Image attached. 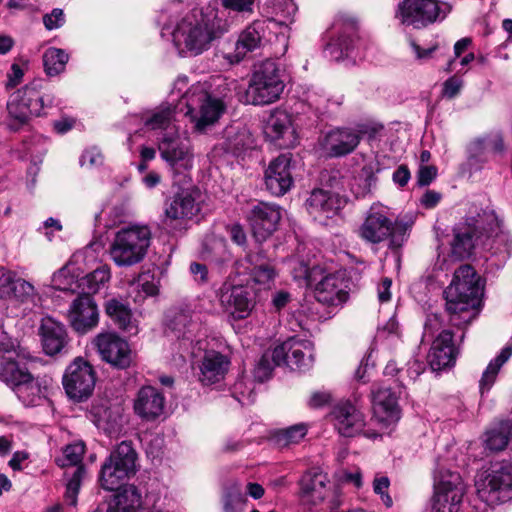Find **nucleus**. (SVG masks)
<instances>
[{"label":"nucleus","instance_id":"nucleus-14","mask_svg":"<svg viewBox=\"0 0 512 512\" xmlns=\"http://www.w3.org/2000/svg\"><path fill=\"white\" fill-rule=\"evenodd\" d=\"M158 150L174 174H184L193 167L194 153L191 142L179 131L164 132L159 138Z\"/></svg>","mask_w":512,"mask_h":512},{"label":"nucleus","instance_id":"nucleus-22","mask_svg":"<svg viewBox=\"0 0 512 512\" xmlns=\"http://www.w3.org/2000/svg\"><path fill=\"white\" fill-rule=\"evenodd\" d=\"M280 219V208L276 205L260 202L253 206L249 214L253 236L257 241L266 240L277 229Z\"/></svg>","mask_w":512,"mask_h":512},{"label":"nucleus","instance_id":"nucleus-8","mask_svg":"<svg viewBox=\"0 0 512 512\" xmlns=\"http://www.w3.org/2000/svg\"><path fill=\"white\" fill-rule=\"evenodd\" d=\"M166 326L178 339L177 349L181 359L185 361L188 356H197L195 347L201 344V322L198 314L189 306L174 308L166 316Z\"/></svg>","mask_w":512,"mask_h":512},{"label":"nucleus","instance_id":"nucleus-53","mask_svg":"<svg viewBox=\"0 0 512 512\" xmlns=\"http://www.w3.org/2000/svg\"><path fill=\"white\" fill-rule=\"evenodd\" d=\"M389 486L390 481L386 476H376L373 480L374 492L380 496L382 502L388 508L393 505L392 498L388 493Z\"/></svg>","mask_w":512,"mask_h":512},{"label":"nucleus","instance_id":"nucleus-46","mask_svg":"<svg viewBox=\"0 0 512 512\" xmlns=\"http://www.w3.org/2000/svg\"><path fill=\"white\" fill-rule=\"evenodd\" d=\"M110 269L100 266L80 280L83 294L89 295L98 292L110 279Z\"/></svg>","mask_w":512,"mask_h":512},{"label":"nucleus","instance_id":"nucleus-32","mask_svg":"<svg viewBox=\"0 0 512 512\" xmlns=\"http://www.w3.org/2000/svg\"><path fill=\"white\" fill-rule=\"evenodd\" d=\"M254 146V138L249 129L243 125H232L224 131L223 141L219 147L226 153L239 156Z\"/></svg>","mask_w":512,"mask_h":512},{"label":"nucleus","instance_id":"nucleus-44","mask_svg":"<svg viewBox=\"0 0 512 512\" xmlns=\"http://www.w3.org/2000/svg\"><path fill=\"white\" fill-rule=\"evenodd\" d=\"M69 60L68 54L55 47L48 48L43 54V65L48 76H57L65 70Z\"/></svg>","mask_w":512,"mask_h":512},{"label":"nucleus","instance_id":"nucleus-51","mask_svg":"<svg viewBox=\"0 0 512 512\" xmlns=\"http://www.w3.org/2000/svg\"><path fill=\"white\" fill-rule=\"evenodd\" d=\"M245 503V495L241 493L238 487H232L225 496L224 511L242 512L244 510Z\"/></svg>","mask_w":512,"mask_h":512},{"label":"nucleus","instance_id":"nucleus-37","mask_svg":"<svg viewBox=\"0 0 512 512\" xmlns=\"http://www.w3.org/2000/svg\"><path fill=\"white\" fill-rule=\"evenodd\" d=\"M265 32V22L254 21L239 35L235 45V61L239 62L248 52L258 48Z\"/></svg>","mask_w":512,"mask_h":512},{"label":"nucleus","instance_id":"nucleus-55","mask_svg":"<svg viewBox=\"0 0 512 512\" xmlns=\"http://www.w3.org/2000/svg\"><path fill=\"white\" fill-rule=\"evenodd\" d=\"M275 366L272 355L264 354L255 369V377L259 381H265L270 377Z\"/></svg>","mask_w":512,"mask_h":512},{"label":"nucleus","instance_id":"nucleus-23","mask_svg":"<svg viewBox=\"0 0 512 512\" xmlns=\"http://www.w3.org/2000/svg\"><path fill=\"white\" fill-rule=\"evenodd\" d=\"M331 415L336 430L344 437L357 435L365 426L364 415L349 402L335 406Z\"/></svg>","mask_w":512,"mask_h":512},{"label":"nucleus","instance_id":"nucleus-49","mask_svg":"<svg viewBox=\"0 0 512 512\" xmlns=\"http://www.w3.org/2000/svg\"><path fill=\"white\" fill-rule=\"evenodd\" d=\"M474 247L473 234L470 230L457 231L452 242V253L458 258L468 257Z\"/></svg>","mask_w":512,"mask_h":512},{"label":"nucleus","instance_id":"nucleus-38","mask_svg":"<svg viewBox=\"0 0 512 512\" xmlns=\"http://www.w3.org/2000/svg\"><path fill=\"white\" fill-rule=\"evenodd\" d=\"M21 98V104L24 105L25 111L29 116H41L45 107H50L54 103V95L47 93L42 95L40 91L33 85H27L23 89L17 91Z\"/></svg>","mask_w":512,"mask_h":512},{"label":"nucleus","instance_id":"nucleus-7","mask_svg":"<svg viewBox=\"0 0 512 512\" xmlns=\"http://www.w3.org/2000/svg\"><path fill=\"white\" fill-rule=\"evenodd\" d=\"M285 84L277 63L263 61L254 71L245 93L246 102L252 105H268L280 98Z\"/></svg>","mask_w":512,"mask_h":512},{"label":"nucleus","instance_id":"nucleus-29","mask_svg":"<svg viewBox=\"0 0 512 512\" xmlns=\"http://www.w3.org/2000/svg\"><path fill=\"white\" fill-rule=\"evenodd\" d=\"M361 130L338 128L328 132L323 140V147L331 156H343L351 153L359 144Z\"/></svg>","mask_w":512,"mask_h":512},{"label":"nucleus","instance_id":"nucleus-21","mask_svg":"<svg viewBox=\"0 0 512 512\" xmlns=\"http://www.w3.org/2000/svg\"><path fill=\"white\" fill-rule=\"evenodd\" d=\"M220 303L233 320L247 318L253 309L250 293L243 286L224 284L220 291Z\"/></svg>","mask_w":512,"mask_h":512},{"label":"nucleus","instance_id":"nucleus-60","mask_svg":"<svg viewBox=\"0 0 512 512\" xmlns=\"http://www.w3.org/2000/svg\"><path fill=\"white\" fill-rule=\"evenodd\" d=\"M437 175V169L434 166H421L418 171V183L420 186L429 185Z\"/></svg>","mask_w":512,"mask_h":512},{"label":"nucleus","instance_id":"nucleus-48","mask_svg":"<svg viewBox=\"0 0 512 512\" xmlns=\"http://www.w3.org/2000/svg\"><path fill=\"white\" fill-rule=\"evenodd\" d=\"M85 453V444L83 442H75L65 446L63 455L56 459V463L60 467L67 466H83L81 464Z\"/></svg>","mask_w":512,"mask_h":512},{"label":"nucleus","instance_id":"nucleus-33","mask_svg":"<svg viewBox=\"0 0 512 512\" xmlns=\"http://www.w3.org/2000/svg\"><path fill=\"white\" fill-rule=\"evenodd\" d=\"M106 315L121 330L135 335L138 333V324L133 317L127 303L117 298H109L104 303Z\"/></svg>","mask_w":512,"mask_h":512},{"label":"nucleus","instance_id":"nucleus-64","mask_svg":"<svg viewBox=\"0 0 512 512\" xmlns=\"http://www.w3.org/2000/svg\"><path fill=\"white\" fill-rule=\"evenodd\" d=\"M23 75L24 74H23V70L21 69V67L18 64H13L11 66V73H9V75H8L6 87L13 88V87L17 86L21 82Z\"/></svg>","mask_w":512,"mask_h":512},{"label":"nucleus","instance_id":"nucleus-47","mask_svg":"<svg viewBox=\"0 0 512 512\" xmlns=\"http://www.w3.org/2000/svg\"><path fill=\"white\" fill-rule=\"evenodd\" d=\"M86 470L84 466H78L74 469L72 474L66 473L68 478L65 491V501L70 506L77 505V497L81 488L83 479L85 478Z\"/></svg>","mask_w":512,"mask_h":512},{"label":"nucleus","instance_id":"nucleus-61","mask_svg":"<svg viewBox=\"0 0 512 512\" xmlns=\"http://www.w3.org/2000/svg\"><path fill=\"white\" fill-rule=\"evenodd\" d=\"M14 281L12 272L0 268V295H9Z\"/></svg>","mask_w":512,"mask_h":512},{"label":"nucleus","instance_id":"nucleus-25","mask_svg":"<svg viewBox=\"0 0 512 512\" xmlns=\"http://www.w3.org/2000/svg\"><path fill=\"white\" fill-rule=\"evenodd\" d=\"M265 134L281 148L292 147L296 142L290 115L283 110H275L271 113L266 122Z\"/></svg>","mask_w":512,"mask_h":512},{"label":"nucleus","instance_id":"nucleus-28","mask_svg":"<svg viewBox=\"0 0 512 512\" xmlns=\"http://www.w3.org/2000/svg\"><path fill=\"white\" fill-rule=\"evenodd\" d=\"M374 418L388 427L400 418L397 396L390 388L381 387L372 392Z\"/></svg>","mask_w":512,"mask_h":512},{"label":"nucleus","instance_id":"nucleus-34","mask_svg":"<svg viewBox=\"0 0 512 512\" xmlns=\"http://www.w3.org/2000/svg\"><path fill=\"white\" fill-rule=\"evenodd\" d=\"M109 506L108 512H142L141 491L134 484L119 486Z\"/></svg>","mask_w":512,"mask_h":512},{"label":"nucleus","instance_id":"nucleus-59","mask_svg":"<svg viewBox=\"0 0 512 512\" xmlns=\"http://www.w3.org/2000/svg\"><path fill=\"white\" fill-rule=\"evenodd\" d=\"M463 87V80L457 76L448 78L443 84V95L449 99L459 94Z\"/></svg>","mask_w":512,"mask_h":512},{"label":"nucleus","instance_id":"nucleus-36","mask_svg":"<svg viewBox=\"0 0 512 512\" xmlns=\"http://www.w3.org/2000/svg\"><path fill=\"white\" fill-rule=\"evenodd\" d=\"M28 356L26 352L14 357L11 360L0 362V378L15 388L27 381L32 375L27 367Z\"/></svg>","mask_w":512,"mask_h":512},{"label":"nucleus","instance_id":"nucleus-57","mask_svg":"<svg viewBox=\"0 0 512 512\" xmlns=\"http://www.w3.org/2000/svg\"><path fill=\"white\" fill-rule=\"evenodd\" d=\"M103 162V156L101 152L93 147L90 149H87L80 159V164L83 167L92 168L95 166L101 165Z\"/></svg>","mask_w":512,"mask_h":512},{"label":"nucleus","instance_id":"nucleus-2","mask_svg":"<svg viewBox=\"0 0 512 512\" xmlns=\"http://www.w3.org/2000/svg\"><path fill=\"white\" fill-rule=\"evenodd\" d=\"M444 295L450 323L459 328L469 325L478 316L482 295L474 268L470 265L460 266Z\"/></svg>","mask_w":512,"mask_h":512},{"label":"nucleus","instance_id":"nucleus-16","mask_svg":"<svg viewBox=\"0 0 512 512\" xmlns=\"http://www.w3.org/2000/svg\"><path fill=\"white\" fill-rule=\"evenodd\" d=\"M275 365H286L292 370L305 371L312 367L314 355L311 342L288 339L272 351Z\"/></svg>","mask_w":512,"mask_h":512},{"label":"nucleus","instance_id":"nucleus-4","mask_svg":"<svg viewBox=\"0 0 512 512\" xmlns=\"http://www.w3.org/2000/svg\"><path fill=\"white\" fill-rule=\"evenodd\" d=\"M151 231L145 225H132L119 229L111 242L109 254L119 267L140 263L150 246Z\"/></svg>","mask_w":512,"mask_h":512},{"label":"nucleus","instance_id":"nucleus-43","mask_svg":"<svg viewBox=\"0 0 512 512\" xmlns=\"http://www.w3.org/2000/svg\"><path fill=\"white\" fill-rule=\"evenodd\" d=\"M512 355V347H505L501 350L499 355H497L487 366L486 370L484 371L482 378L480 380V390L481 393H484V391H488L493 383L495 382V379L497 377V374L500 370V368L508 361V359Z\"/></svg>","mask_w":512,"mask_h":512},{"label":"nucleus","instance_id":"nucleus-20","mask_svg":"<svg viewBox=\"0 0 512 512\" xmlns=\"http://www.w3.org/2000/svg\"><path fill=\"white\" fill-rule=\"evenodd\" d=\"M200 211V191L187 188L178 191L165 204L166 220H188Z\"/></svg>","mask_w":512,"mask_h":512},{"label":"nucleus","instance_id":"nucleus-3","mask_svg":"<svg viewBox=\"0 0 512 512\" xmlns=\"http://www.w3.org/2000/svg\"><path fill=\"white\" fill-rule=\"evenodd\" d=\"M413 224L412 217L404 216L391 220L382 208L372 207L359 228V235L372 244L387 241L388 248L397 252L407 241Z\"/></svg>","mask_w":512,"mask_h":512},{"label":"nucleus","instance_id":"nucleus-30","mask_svg":"<svg viewBox=\"0 0 512 512\" xmlns=\"http://www.w3.org/2000/svg\"><path fill=\"white\" fill-rule=\"evenodd\" d=\"M307 210L315 219H327L341 208L342 201L337 194L315 189L306 201Z\"/></svg>","mask_w":512,"mask_h":512},{"label":"nucleus","instance_id":"nucleus-58","mask_svg":"<svg viewBox=\"0 0 512 512\" xmlns=\"http://www.w3.org/2000/svg\"><path fill=\"white\" fill-rule=\"evenodd\" d=\"M255 0H221L225 9L238 13L252 12Z\"/></svg>","mask_w":512,"mask_h":512},{"label":"nucleus","instance_id":"nucleus-52","mask_svg":"<svg viewBox=\"0 0 512 512\" xmlns=\"http://www.w3.org/2000/svg\"><path fill=\"white\" fill-rule=\"evenodd\" d=\"M25 351L21 349L16 340L4 335L0 340V362L19 357Z\"/></svg>","mask_w":512,"mask_h":512},{"label":"nucleus","instance_id":"nucleus-45","mask_svg":"<svg viewBox=\"0 0 512 512\" xmlns=\"http://www.w3.org/2000/svg\"><path fill=\"white\" fill-rule=\"evenodd\" d=\"M51 285L57 290L75 292L80 288V283L74 267L69 263L55 272L51 278Z\"/></svg>","mask_w":512,"mask_h":512},{"label":"nucleus","instance_id":"nucleus-15","mask_svg":"<svg viewBox=\"0 0 512 512\" xmlns=\"http://www.w3.org/2000/svg\"><path fill=\"white\" fill-rule=\"evenodd\" d=\"M96 373L90 363L81 357L71 362L63 375V386L67 395L74 400L87 399L93 392Z\"/></svg>","mask_w":512,"mask_h":512},{"label":"nucleus","instance_id":"nucleus-12","mask_svg":"<svg viewBox=\"0 0 512 512\" xmlns=\"http://www.w3.org/2000/svg\"><path fill=\"white\" fill-rule=\"evenodd\" d=\"M299 497L303 505L317 506L329 499L331 510L337 509L342 501L338 487L320 468L307 470L299 479Z\"/></svg>","mask_w":512,"mask_h":512},{"label":"nucleus","instance_id":"nucleus-6","mask_svg":"<svg viewBox=\"0 0 512 512\" xmlns=\"http://www.w3.org/2000/svg\"><path fill=\"white\" fill-rule=\"evenodd\" d=\"M301 277L306 284L313 289L315 299L327 307H338L343 305L348 299V284L342 275L338 273H328L319 267L307 268L301 266Z\"/></svg>","mask_w":512,"mask_h":512},{"label":"nucleus","instance_id":"nucleus-56","mask_svg":"<svg viewBox=\"0 0 512 512\" xmlns=\"http://www.w3.org/2000/svg\"><path fill=\"white\" fill-rule=\"evenodd\" d=\"M65 23V15L62 9L54 8L51 13L43 16V24L47 30H54L62 27Z\"/></svg>","mask_w":512,"mask_h":512},{"label":"nucleus","instance_id":"nucleus-31","mask_svg":"<svg viewBox=\"0 0 512 512\" xmlns=\"http://www.w3.org/2000/svg\"><path fill=\"white\" fill-rule=\"evenodd\" d=\"M229 360L216 351L205 353L199 366V380L204 385H211L221 381L228 371Z\"/></svg>","mask_w":512,"mask_h":512},{"label":"nucleus","instance_id":"nucleus-26","mask_svg":"<svg viewBox=\"0 0 512 512\" xmlns=\"http://www.w3.org/2000/svg\"><path fill=\"white\" fill-rule=\"evenodd\" d=\"M457 351L453 343V333L443 330L434 339L427 356L428 363L435 371L455 363Z\"/></svg>","mask_w":512,"mask_h":512},{"label":"nucleus","instance_id":"nucleus-50","mask_svg":"<svg viewBox=\"0 0 512 512\" xmlns=\"http://www.w3.org/2000/svg\"><path fill=\"white\" fill-rule=\"evenodd\" d=\"M307 433V427L305 424H296L286 429L279 430L275 434V441L281 446H288L290 444H296Z\"/></svg>","mask_w":512,"mask_h":512},{"label":"nucleus","instance_id":"nucleus-19","mask_svg":"<svg viewBox=\"0 0 512 512\" xmlns=\"http://www.w3.org/2000/svg\"><path fill=\"white\" fill-rule=\"evenodd\" d=\"M266 189L275 196L287 193L293 185L291 155L281 154L273 159L264 173Z\"/></svg>","mask_w":512,"mask_h":512},{"label":"nucleus","instance_id":"nucleus-1","mask_svg":"<svg viewBox=\"0 0 512 512\" xmlns=\"http://www.w3.org/2000/svg\"><path fill=\"white\" fill-rule=\"evenodd\" d=\"M228 28L229 24L216 9L193 10L177 24L173 42L180 54L197 56L207 51Z\"/></svg>","mask_w":512,"mask_h":512},{"label":"nucleus","instance_id":"nucleus-5","mask_svg":"<svg viewBox=\"0 0 512 512\" xmlns=\"http://www.w3.org/2000/svg\"><path fill=\"white\" fill-rule=\"evenodd\" d=\"M478 498L494 507L512 499V462L496 463L480 472L475 480Z\"/></svg>","mask_w":512,"mask_h":512},{"label":"nucleus","instance_id":"nucleus-42","mask_svg":"<svg viewBox=\"0 0 512 512\" xmlns=\"http://www.w3.org/2000/svg\"><path fill=\"white\" fill-rule=\"evenodd\" d=\"M9 296L14 301L27 305L29 309L37 306L40 301L34 286L21 278L15 279Z\"/></svg>","mask_w":512,"mask_h":512},{"label":"nucleus","instance_id":"nucleus-10","mask_svg":"<svg viewBox=\"0 0 512 512\" xmlns=\"http://www.w3.org/2000/svg\"><path fill=\"white\" fill-rule=\"evenodd\" d=\"M137 453L130 442H121L101 466L99 482L103 489L114 491L137 471Z\"/></svg>","mask_w":512,"mask_h":512},{"label":"nucleus","instance_id":"nucleus-41","mask_svg":"<svg viewBox=\"0 0 512 512\" xmlns=\"http://www.w3.org/2000/svg\"><path fill=\"white\" fill-rule=\"evenodd\" d=\"M512 438V421H501L485 434V447L490 451L504 450Z\"/></svg>","mask_w":512,"mask_h":512},{"label":"nucleus","instance_id":"nucleus-11","mask_svg":"<svg viewBox=\"0 0 512 512\" xmlns=\"http://www.w3.org/2000/svg\"><path fill=\"white\" fill-rule=\"evenodd\" d=\"M451 10L449 3L438 0H402L397 5L395 18L402 25L419 29L444 20Z\"/></svg>","mask_w":512,"mask_h":512},{"label":"nucleus","instance_id":"nucleus-24","mask_svg":"<svg viewBox=\"0 0 512 512\" xmlns=\"http://www.w3.org/2000/svg\"><path fill=\"white\" fill-rule=\"evenodd\" d=\"M165 407L163 394L153 386L141 387L134 399V412L146 421H152L162 415Z\"/></svg>","mask_w":512,"mask_h":512},{"label":"nucleus","instance_id":"nucleus-40","mask_svg":"<svg viewBox=\"0 0 512 512\" xmlns=\"http://www.w3.org/2000/svg\"><path fill=\"white\" fill-rule=\"evenodd\" d=\"M247 260L253 266L251 276L256 283L269 285L274 280L276 276L274 266L263 251L249 254Z\"/></svg>","mask_w":512,"mask_h":512},{"label":"nucleus","instance_id":"nucleus-35","mask_svg":"<svg viewBox=\"0 0 512 512\" xmlns=\"http://www.w3.org/2000/svg\"><path fill=\"white\" fill-rule=\"evenodd\" d=\"M48 386V379L31 375L27 381L16 387V393L24 405L37 406L46 399Z\"/></svg>","mask_w":512,"mask_h":512},{"label":"nucleus","instance_id":"nucleus-9","mask_svg":"<svg viewBox=\"0 0 512 512\" xmlns=\"http://www.w3.org/2000/svg\"><path fill=\"white\" fill-rule=\"evenodd\" d=\"M183 99L187 107L186 115L198 132L213 126L225 110L222 100L210 95L201 84L192 86Z\"/></svg>","mask_w":512,"mask_h":512},{"label":"nucleus","instance_id":"nucleus-18","mask_svg":"<svg viewBox=\"0 0 512 512\" xmlns=\"http://www.w3.org/2000/svg\"><path fill=\"white\" fill-rule=\"evenodd\" d=\"M95 345L103 360L124 369L132 362L128 343L115 333H101L95 338Z\"/></svg>","mask_w":512,"mask_h":512},{"label":"nucleus","instance_id":"nucleus-63","mask_svg":"<svg viewBox=\"0 0 512 512\" xmlns=\"http://www.w3.org/2000/svg\"><path fill=\"white\" fill-rule=\"evenodd\" d=\"M354 40L351 37L342 36L339 37L334 43V48H338L340 51V56L336 58H340L341 56H349L350 50L352 48Z\"/></svg>","mask_w":512,"mask_h":512},{"label":"nucleus","instance_id":"nucleus-13","mask_svg":"<svg viewBox=\"0 0 512 512\" xmlns=\"http://www.w3.org/2000/svg\"><path fill=\"white\" fill-rule=\"evenodd\" d=\"M465 486L459 473L438 467L434 473L433 510L435 512H458Z\"/></svg>","mask_w":512,"mask_h":512},{"label":"nucleus","instance_id":"nucleus-27","mask_svg":"<svg viewBox=\"0 0 512 512\" xmlns=\"http://www.w3.org/2000/svg\"><path fill=\"white\" fill-rule=\"evenodd\" d=\"M40 335L43 350L47 355L54 356L66 352L69 343L67 331L63 324L51 317L42 320Z\"/></svg>","mask_w":512,"mask_h":512},{"label":"nucleus","instance_id":"nucleus-39","mask_svg":"<svg viewBox=\"0 0 512 512\" xmlns=\"http://www.w3.org/2000/svg\"><path fill=\"white\" fill-rule=\"evenodd\" d=\"M176 106L162 104L144 118V125L151 130L178 131L175 122Z\"/></svg>","mask_w":512,"mask_h":512},{"label":"nucleus","instance_id":"nucleus-62","mask_svg":"<svg viewBox=\"0 0 512 512\" xmlns=\"http://www.w3.org/2000/svg\"><path fill=\"white\" fill-rule=\"evenodd\" d=\"M412 51L415 54V58L419 61L428 60L431 58L433 52L436 50V46L423 49L415 41L410 42Z\"/></svg>","mask_w":512,"mask_h":512},{"label":"nucleus","instance_id":"nucleus-17","mask_svg":"<svg viewBox=\"0 0 512 512\" xmlns=\"http://www.w3.org/2000/svg\"><path fill=\"white\" fill-rule=\"evenodd\" d=\"M70 326L79 334H85L95 328L99 321L97 305L90 295L76 297L67 311Z\"/></svg>","mask_w":512,"mask_h":512},{"label":"nucleus","instance_id":"nucleus-54","mask_svg":"<svg viewBox=\"0 0 512 512\" xmlns=\"http://www.w3.org/2000/svg\"><path fill=\"white\" fill-rule=\"evenodd\" d=\"M7 110L9 115L20 123H25L29 119V114L21 104V98L16 93L13 98L7 103Z\"/></svg>","mask_w":512,"mask_h":512}]
</instances>
